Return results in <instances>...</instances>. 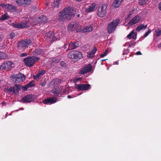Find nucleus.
I'll return each instance as SVG.
<instances>
[{"instance_id":"nucleus-1","label":"nucleus","mask_w":161,"mask_h":161,"mask_svg":"<svg viewBox=\"0 0 161 161\" xmlns=\"http://www.w3.org/2000/svg\"><path fill=\"white\" fill-rule=\"evenodd\" d=\"M76 10L73 8L68 7L61 12V20H70L74 16Z\"/></svg>"},{"instance_id":"nucleus-2","label":"nucleus","mask_w":161,"mask_h":161,"mask_svg":"<svg viewBox=\"0 0 161 161\" xmlns=\"http://www.w3.org/2000/svg\"><path fill=\"white\" fill-rule=\"evenodd\" d=\"M32 42L29 38L23 39L17 43V47L19 50H24L28 45H31Z\"/></svg>"},{"instance_id":"nucleus-3","label":"nucleus","mask_w":161,"mask_h":161,"mask_svg":"<svg viewBox=\"0 0 161 161\" xmlns=\"http://www.w3.org/2000/svg\"><path fill=\"white\" fill-rule=\"evenodd\" d=\"M68 56L69 58L73 60L72 61H77L83 57L82 54L81 52L76 51L70 52Z\"/></svg>"},{"instance_id":"nucleus-4","label":"nucleus","mask_w":161,"mask_h":161,"mask_svg":"<svg viewBox=\"0 0 161 161\" xmlns=\"http://www.w3.org/2000/svg\"><path fill=\"white\" fill-rule=\"evenodd\" d=\"M107 6L106 5L103 4L100 5L97 7V14L101 18L106 16L107 14Z\"/></svg>"},{"instance_id":"nucleus-5","label":"nucleus","mask_w":161,"mask_h":161,"mask_svg":"<svg viewBox=\"0 0 161 161\" xmlns=\"http://www.w3.org/2000/svg\"><path fill=\"white\" fill-rule=\"evenodd\" d=\"M120 20L116 19L114 20L110 23L108 24L107 27L108 32L109 33H111L113 32L118 25Z\"/></svg>"},{"instance_id":"nucleus-6","label":"nucleus","mask_w":161,"mask_h":161,"mask_svg":"<svg viewBox=\"0 0 161 161\" xmlns=\"http://www.w3.org/2000/svg\"><path fill=\"white\" fill-rule=\"evenodd\" d=\"M57 34L53 32L49 31L47 32L45 34V38L47 41H50L53 42L56 40H59V37H56L57 36Z\"/></svg>"},{"instance_id":"nucleus-7","label":"nucleus","mask_w":161,"mask_h":161,"mask_svg":"<svg viewBox=\"0 0 161 161\" xmlns=\"http://www.w3.org/2000/svg\"><path fill=\"white\" fill-rule=\"evenodd\" d=\"M14 66L13 62L11 61H6L1 65L0 66V70L8 71L14 67Z\"/></svg>"},{"instance_id":"nucleus-8","label":"nucleus","mask_w":161,"mask_h":161,"mask_svg":"<svg viewBox=\"0 0 161 161\" xmlns=\"http://www.w3.org/2000/svg\"><path fill=\"white\" fill-rule=\"evenodd\" d=\"M32 56H28L23 59V62L25 65L28 67H31L35 64V61Z\"/></svg>"},{"instance_id":"nucleus-9","label":"nucleus","mask_w":161,"mask_h":161,"mask_svg":"<svg viewBox=\"0 0 161 161\" xmlns=\"http://www.w3.org/2000/svg\"><path fill=\"white\" fill-rule=\"evenodd\" d=\"M91 88V85L89 84H78L75 87V89L78 92L88 90Z\"/></svg>"},{"instance_id":"nucleus-10","label":"nucleus","mask_w":161,"mask_h":161,"mask_svg":"<svg viewBox=\"0 0 161 161\" xmlns=\"http://www.w3.org/2000/svg\"><path fill=\"white\" fill-rule=\"evenodd\" d=\"M13 79L15 80V83L23 82L26 78L24 74L20 73L18 75L12 76Z\"/></svg>"},{"instance_id":"nucleus-11","label":"nucleus","mask_w":161,"mask_h":161,"mask_svg":"<svg viewBox=\"0 0 161 161\" xmlns=\"http://www.w3.org/2000/svg\"><path fill=\"white\" fill-rule=\"evenodd\" d=\"M15 86H11L9 88H7L5 89L6 92L16 93V92H19V91L21 90V86L18 84H15Z\"/></svg>"},{"instance_id":"nucleus-12","label":"nucleus","mask_w":161,"mask_h":161,"mask_svg":"<svg viewBox=\"0 0 161 161\" xmlns=\"http://www.w3.org/2000/svg\"><path fill=\"white\" fill-rule=\"evenodd\" d=\"M92 69V66L91 64L86 65L80 69V74H85L87 73L90 72Z\"/></svg>"},{"instance_id":"nucleus-13","label":"nucleus","mask_w":161,"mask_h":161,"mask_svg":"<svg viewBox=\"0 0 161 161\" xmlns=\"http://www.w3.org/2000/svg\"><path fill=\"white\" fill-rule=\"evenodd\" d=\"M17 4L24 7L29 6L31 3V0H16Z\"/></svg>"},{"instance_id":"nucleus-14","label":"nucleus","mask_w":161,"mask_h":161,"mask_svg":"<svg viewBox=\"0 0 161 161\" xmlns=\"http://www.w3.org/2000/svg\"><path fill=\"white\" fill-rule=\"evenodd\" d=\"M58 99L55 97H48L42 101V103L45 104L51 105L57 102Z\"/></svg>"},{"instance_id":"nucleus-15","label":"nucleus","mask_w":161,"mask_h":161,"mask_svg":"<svg viewBox=\"0 0 161 161\" xmlns=\"http://www.w3.org/2000/svg\"><path fill=\"white\" fill-rule=\"evenodd\" d=\"M34 100V96L32 95H27L22 98L21 101L23 103H31Z\"/></svg>"},{"instance_id":"nucleus-16","label":"nucleus","mask_w":161,"mask_h":161,"mask_svg":"<svg viewBox=\"0 0 161 161\" xmlns=\"http://www.w3.org/2000/svg\"><path fill=\"white\" fill-rule=\"evenodd\" d=\"M68 46V49L66 50H71L76 48V47L79 46V43L78 42H71L69 43L68 45H65L64 46V48L65 49V47L67 48V47Z\"/></svg>"},{"instance_id":"nucleus-17","label":"nucleus","mask_w":161,"mask_h":161,"mask_svg":"<svg viewBox=\"0 0 161 161\" xmlns=\"http://www.w3.org/2000/svg\"><path fill=\"white\" fill-rule=\"evenodd\" d=\"M140 17L139 16H136L132 18L128 22V24L130 26L132 25L137 23L140 20Z\"/></svg>"},{"instance_id":"nucleus-18","label":"nucleus","mask_w":161,"mask_h":161,"mask_svg":"<svg viewBox=\"0 0 161 161\" xmlns=\"http://www.w3.org/2000/svg\"><path fill=\"white\" fill-rule=\"evenodd\" d=\"M47 3H46V5H47L48 4H49L50 3L49 2H51L52 3L53 2V3L51 4V6H52L53 7H55L56 6L57 7V8H59V4H60V0H57L55 2H54L55 0H47Z\"/></svg>"},{"instance_id":"nucleus-19","label":"nucleus","mask_w":161,"mask_h":161,"mask_svg":"<svg viewBox=\"0 0 161 161\" xmlns=\"http://www.w3.org/2000/svg\"><path fill=\"white\" fill-rule=\"evenodd\" d=\"M46 73V71L44 70H42L40 71L36 75H33V77L35 80H37L41 78L42 76Z\"/></svg>"},{"instance_id":"nucleus-20","label":"nucleus","mask_w":161,"mask_h":161,"mask_svg":"<svg viewBox=\"0 0 161 161\" xmlns=\"http://www.w3.org/2000/svg\"><path fill=\"white\" fill-rule=\"evenodd\" d=\"M137 35V32H135L133 30L127 35V37L129 39L132 38L136 40V39Z\"/></svg>"},{"instance_id":"nucleus-21","label":"nucleus","mask_w":161,"mask_h":161,"mask_svg":"<svg viewBox=\"0 0 161 161\" xmlns=\"http://www.w3.org/2000/svg\"><path fill=\"white\" fill-rule=\"evenodd\" d=\"M12 26L16 28H23L26 26V23H18L17 24H15L14 23H12Z\"/></svg>"},{"instance_id":"nucleus-22","label":"nucleus","mask_w":161,"mask_h":161,"mask_svg":"<svg viewBox=\"0 0 161 161\" xmlns=\"http://www.w3.org/2000/svg\"><path fill=\"white\" fill-rule=\"evenodd\" d=\"M76 26V23L74 22L69 23L68 27V29L69 32L74 31Z\"/></svg>"},{"instance_id":"nucleus-23","label":"nucleus","mask_w":161,"mask_h":161,"mask_svg":"<svg viewBox=\"0 0 161 161\" xmlns=\"http://www.w3.org/2000/svg\"><path fill=\"white\" fill-rule=\"evenodd\" d=\"M96 6V4L94 3H92L88 8L86 9L85 11L87 13H90L92 12L95 9Z\"/></svg>"},{"instance_id":"nucleus-24","label":"nucleus","mask_w":161,"mask_h":161,"mask_svg":"<svg viewBox=\"0 0 161 161\" xmlns=\"http://www.w3.org/2000/svg\"><path fill=\"white\" fill-rule=\"evenodd\" d=\"M122 1L123 0H115L112 3V6L115 8H118L120 6Z\"/></svg>"},{"instance_id":"nucleus-25","label":"nucleus","mask_w":161,"mask_h":161,"mask_svg":"<svg viewBox=\"0 0 161 161\" xmlns=\"http://www.w3.org/2000/svg\"><path fill=\"white\" fill-rule=\"evenodd\" d=\"M43 53V51L41 49H36L32 53V55L37 56L41 55Z\"/></svg>"},{"instance_id":"nucleus-26","label":"nucleus","mask_w":161,"mask_h":161,"mask_svg":"<svg viewBox=\"0 0 161 161\" xmlns=\"http://www.w3.org/2000/svg\"><path fill=\"white\" fill-rule=\"evenodd\" d=\"M10 16L8 15L7 13H6L4 14H2L0 17V20L1 21H4L6 20L9 19Z\"/></svg>"},{"instance_id":"nucleus-27","label":"nucleus","mask_w":161,"mask_h":161,"mask_svg":"<svg viewBox=\"0 0 161 161\" xmlns=\"http://www.w3.org/2000/svg\"><path fill=\"white\" fill-rule=\"evenodd\" d=\"M147 25H144L143 24H141L138 26L137 28H136V31L139 32L142 30H144L147 28Z\"/></svg>"},{"instance_id":"nucleus-28","label":"nucleus","mask_w":161,"mask_h":161,"mask_svg":"<svg viewBox=\"0 0 161 161\" xmlns=\"http://www.w3.org/2000/svg\"><path fill=\"white\" fill-rule=\"evenodd\" d=\"M92 27L91 26H88L83 29L82 31L84 32H90L92 31Z\"/></svg>"},{"instance_id":"nucleus-29","label":"nucleus","mask_w":161,"mask_h":161,"mask_svg":"<svg viewBox=\"0 0 161 161\" xmlns=\"http://www.w3.org/2000/svg\"><path fill=\"white\" fill-rule=\"evenodd\" d=\"M39 19L40 22L45 23L47 22L48 19L46 16L42 15L39 17Z\"/></svg>"},{"instance_id":"nucleus-30","label":"nucleus","mask_w":161,"mask_h":161,"mask_svg":"<svg viewBox=\"0 0 161 161\" xmlns=\"http://www.w3.org/2000/svg\"><path fill=\"white\" fill-rule=\"evenodd\" d=\"M51 92L52 93L56 95L57 96L60 93V91L57 88H54V89H52L51 90Z\"/></svg>"},{"instance_id":"nucleus-31","label":"nucleus","mask_w":161,"mask_h":161,"mask_svg":"<svg viewBox=\"0 0 161 161\" xmlns=\"http://www.w3.org/2000/svg\"><path fill=\"white\" fill-rule=\"evenodd\" d=\"M34 81L33 80L31 81L29 83L27 84V86H28V88H30L31 87H32L35 86V84H34Z\"/></svg>"},{"instance_id":"nucleus-32","label":"nucleus","mask_w":161,"mask_h":161,"mask_svg":"<svg viewBox=\"0 0 161 161\" xmlns=\"http://www.w3.org/2000/svg\"><path fill=\"white\" fill-rule=\"evenodd\" d=\"M155 32L156 34H155L156 36H159L161 35V29H158L155 30Z\"/></svg>"},{"instance_id":"nucleus-33","label":"nucleus","mask_w":161,"mask_h":161,"mask_svg":"<svg viewBox=\"0 0 161 161\" xmlns=\"http://www.w3.org/2000/svg\"><path fill=\"white\" fill-rule=\"evenodd\" d=\"M148 0H139V3L141 5H143L146 3Z\"/></svg>"},{"instance_id":"nucleus-34","label":"nucleus","mask_w":161,"mask_h":161,"mask_svg":"<svg viewBox=\"0 0 161 161\" xmlns=\"http://www.w3.org/2000/svg\"><path fill=\"white\" fill-rule=\"evenodd\" d=\"M53 63H58L60 60V58H55L52 59Z\"/></svg>"},{"instance_id":"nucleus-35","label":"nucleus","mask_w":161,"mask_h":161,"mask_svg":"<svg viewBox=\"0 0 161 161\" xmlns=\"http://www.w3.org/2000/svg\"><path fill=\"white\" fill-rule=\"evenodd\" d=\"M17 7L16 6L14 5H12V4H11V6L9 9H11L13 11H15L17 10Z\"/></svg>"},{"instance_id":"nucleus-36","label":"nucleus","mask_w":161,"mask_h":161,"mask_svg":"<svg viewBox=\"0 0 161 161\" xmlns=\"http://www.w3.org/2000/svg\"><path fill=\"white\" fill-rule=\"evenodd\" d=\"M151 32V30L150 29H149L147 31L144 35L143 36V38H145L147 37L148 35Z\"/></svg>"},{"instance_id":"nucleus-37","label":"nucleus","mask_w":161,"mask_h":161,"mask_svg":"<svg viewBox=\"0 0 161 161\" xmlns=\"http://www.w3.org/2000/svg\"><path fill=\"white\" fill-rule=\"evenodd\" d=\"M94 54L91 52L87 53V57L89 58H93Z\"/></svg>"},{"instance_id":"nucleus-38","label":"nucleus","mask_w":161,"mask_h":161,"mask_svg":"<svg viewBox=\"0 0 161 161\" xmlns=\"http://www.w3.org/2000/svg\"><path fill=\"white\" fill-rule=\"evenodd\" d=\"M10 38L11 39H13L15 36V33L14 32H12L9 35V36Z\"/></svg>"},{"instance_id":"nucleus-39","label":"nucleus","mask_w":161,"mask_h":161,"mask_svg":"<svg viewBox=\"0 0 161 161\" xmlns=\"http://www.w3.org/2000/svg\"><path fill=\"white\" fill-rule=\"evenodd\" d=\"M129 52V49H124L123 51V55L127 54Z\"/></svg>"},{"instance_id":"nucleus-40","label":"nucleus","mask_w":161,"mask_h":161,"mask_svg":"<svg viewBox=\"0 0 161 161\" xmlns=\"http://www.w3.org/2000/svg\"><path fill=\"white\" fill-rule=\"evenodd\" d=\"M61 66L64 68H66L67 67L66 64L64 61H61Z\"/></svg>"},{"instance_id":"nucleus-41","label":"nucleus","mask_w":161,"mask_h":161,"mask_svg":"<svg viewBox=\"0 0 161 161\" xmlns=\"http://www.w3.org/2000/svg\"><path fill=\"white\" fill-rule=\"evenodd\" d=\"M36 56H33V55L32 57L33 58V59H34V60L35 61V62L36 61H38L40 59V58L38 57H36Z\"/></svg>"},{"instance_id":"nucleus-42","label":"nucleus","mask_w":161,"mask_h":161,"mask_svg":"<svg viewBox=\"0 0 161 161\" xmlns=\"http://www.w3.org/2000/svg\"><path fill=\"white\" fill-rule=\"evenodd\" d=\"M5 6L4 8H5L9 9L10 8L11 4H9L8 3H6Z\"/></svg>"},{"instance_id":"nucleus-43","label":"nucleus","mask_w":161,"mask_h":161,"mask_svg":"<svg viewBox=\"0 0 161 161\" xmlns=\"http://www.w3.org/2000/svg\"><path fill=\"white\" fill-rule=\"evenodd\" d=\"M93 48V49L91 52L93 54H95L97 50V48L95 47H94Z\"/></svg>"},{"instance_id":"nucleus-44","label":"nucleus","mask_w":161,"mask_h":161,"mask_svg":"<svg viewBox=\"0 0 161 161\" xmlns=\"http://www.w3.org/2000/svg\"><path fill=\"white\" fill-rule=\"evenodd\" d=\"M28 88H29L27 86V85L22 87V89L24 91H26Z\"/></svg>"},{"instance_id":"nucleus-45","label":"nucleus","mask_w":161,"mask_h":161,"mask_svg":"<svg viewBox=\"0 0 161 161\" xmlns=\"http://www.w3.org/2000/svg\"><path fill=\"white\" fill-rule=\"evenodd\" d=\"M27 55V53H22L20 57H26Z\"/></svg>"},{"instance_id":"nucleus-46","label":"nucleus","mask_w":161,"mask_h":161,"mask_svg":"<svg viewBox=\"0 0 161 161\" xmlns=\"http://www.w3.org/2000/svg\"><path fill=\"white\" fill-rule=\"evenodd\" d=\"M46 84V82H42L41 83L40 85L42 86H45V85Z\"/></svg>"},{"instance_id":"nucleus-47","label":"nucleus","mask_w":161,"mask_h":161,"mask_svg":"<svg viewBox=\"0 0 161 161\" xmlns=\"http://www.w3.org/2000/svg\"><path fill=\"white\" fill-rule=\"evenodd\" d=\"M135 54L136 55H141L142 53L140 51H138Z\"/></svg>"},{"instance_id":"nucleus-48","label":"nucleus","mask_w":161,"mask_h":161,"mask_svg":"<svg viewBox=\"0 0 161 161\" xmlns=\"http://www.w3.org/2000/svg\"><path fill=\"white\" fill-rule=\"evenodd\" d=\"M106 53H104L103 54L101 55H100V57L101 58H103L106 55Z\"/></svg>"},{"instance_id":"nucleus-49","label":"nucleus","mask_w":161,"mask_h":161,"mask_svg":"<svg viewBox=\"0 0 161 161\" xmlns=\"http://www.w3.org/2000/svg\"><path fill=\"white\" fill-rule=\"evenodd\" d=\"M158 8L161 11V2L159 3V5H158Z\"/></svg>"},{"instance_id":"nucleus-50","label":"nucleus","mask_w":161,"mask_h":161,"mask_svg":"<svg viewBox=\"0 0 161 161\" xmlns=\"http://www.w3.org/2000/svg\"><path fill=\"white\" fill-rule=\"evenodd\" d=\"M5 4V3L0 4V6H2L3 8H4Z\"/></svg>"},{"instance_id":"nucleus-51","label":"nucleus","mask_w":161,"mask_h":161,"mask_svg":"<svg viewBox=\"0 0 161 161\" xmlns=\"http://www.w3.org/2000/svg\"><path fill=\"white\" fill-rule=\"evenodd\" d=\"M109 51L108 50V49H107L105 51L104 53H106V54H107L109 52Z\"/></svg>"},{"instance_id":"nucleus-52","label":"nucleus","mask_w":161,"mask_h":161,"mask_svg":"<svg viewBox=\"0 0 161 161\" xmlns=\"http://www.w3.org/2000/svg\"><path fill=\"white\" fill-rule=\"evenodd\" d=\"M67 97L68 98H72V97H71V96L69 95Z\"/></svg>"},{"instance_id":"nucleus-53","label":"nucleus","mask_w":161,"mask_h":161,"mask_svg":"<svg viewBox=\"0 0 161 161\" xmlns=\"http://www.w3.org/2000/svg\"><path fill=\"white\" fill-rule=\"evenodd\" d=\"M132 46V44H129V47H131Z\"/></svg>"},{"instance_id":"nucleus-54","label":"nucleus","mask_w":161,"mask_h":161,"mask_svg":"<svg viewBox=\"0 0 161 161\" xmlns=\"http://www.w3.org/2000/svg\"><path fill=\"white\" fill-rule=\"evenodd\" d=\"M135 43L136 42H135L134 43L132 44V46L134 47L135 46Z\"/></svg>"},{"instance_id":"nucleus-55","label":"nucleus","mask_w":161,"mask_h":161,"mask_svg":"<svg viewBox=\"0 0 161 161\" xmlns=\"http://www.w3.org/2000/svg\"><path fill=\"white\" fill-rule=\"evenodd\" d=\"M115 64H119L118 61H116Z\"/></svg>"},{"instance_id":"nucleus-56","label":"nucleus","mask_w":161,"mask_h":161,"mask_svg":"<svg viewBox=\"0 0 161 161\" xmlns=\"http://www.w3.org/2000/svg\"><path fill=\"white\" fill-rule=\"evenodd\" d=\"M75 0L78 2H80L82 0Z\"/></svg>"},{"instance_id":"nucleus-57","label":"nucleus","mask_w":161,"mask_h":161,"mask_svg":"<svg viewBox=\"0 0 161 161\" xmlns=\"http://www.w3.org/2000/svg\"><path fill=\"white\" fill-rule=\"evenodd\" d=\"M77 17L78 18H79L80 17V14H78L77 15Z\"/></svg>"},{"instance_id":"nucleus-58","label":"nucleus","mask_w":161,"mask_h":161,"mask_svg":"<svg viewBox=\"0 0 161 161\" xmlns=\"http://www.w3.org/2000/svg\"><path fill=\"white\" fill-rule=\"evenodd\" d=\"M158 47H161V43H160V44L158 45Z\"/></svg>"},{"instance_id":"nucleus-59","label":"nucleus","mask_w":161,"mask_h":161,"mask_svg":"<svg viewBox=\"0 0 161 161\" xmlns=\"http://www.w3.org/2000/svg\"><path fill=\"white\" fill-rule=\"evenodd\" d=\"M106 60H107V59H103V60H102L101 61L102 62L103 61H105Z\"/></svg>"},{"instance_id":"nucleus-60","label":"nucleus","mask_w":161,"mask_h":161,"mask_svg":"<svg viewBox=\"0 0 161 161\" xmlns=\"http://www.w3.org/2000/svg\"><path fill=\"white\" fill-rule=\"evenodd\" d=\"M60 14V12H59V14Z\"/></svg>"}]
</instances>
